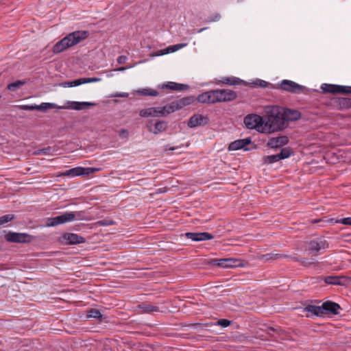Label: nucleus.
I'll list each match as a JSON object with an SVG mask.
<instances>
[{
  "label": "nucleus",
  "mask_w": 351,
  "mask_h": 351,
  "mask_svg": "<svg viewBox=\"0 0 351 351\" xmlns=\"http://www.w3.org/2000/svg\"><path fill=\"white\" fill-rule=\"evenodd\" d=\"M265 113V126L263 131L274 132L287 128L281 107L277 106H267Z\"/></svg>",
  "instance_id": "1"
},
{
  "label": "nucleus",
  "mask_w": 351,
  "mask_h": 351,
  "mask_svg": "<svg viewBox=\"0 0 351 351\" xmlns=\"http://www.w3.org/2000/svg\"><path fill=\"white\" fill-rule=\"evenodd\" d=\"M89 32L86 30L71 32L55 44L53 51L55 53H59L84 40L89 36Z\"/></svg>",
  "instance_id": "2"
},
{
  "label": "nucleus",
  "mask_w": 351,
  "mask_h": 351,
  "mask_svg": "<svg viewBox=\"0 0 351 351\" xmlns=\"http://www.w3.org/2000/svg\"><path fill=\"white\" fill-rule=\"evenodd\" d=\"M341 307L339 304L327 301L321 306L308 304L304 308V312L307 313V317L312 315L323 316L324 315H338Z\"/></svg>",
  "instance_id": "3"
},
{
  "label": "nucleus",
  "mask_w": 351,
  "mask_h": 351,
  "mask_svg": "<svg viewBox=\"0 0 351 351\" xmlns=\"http://www.w3.org/2000/svg\"><path fill=\"white\" fill-rule=\"evenodd\" d=\"M95 104L94 103L86 102V101H67L63 106H59L54 103H42L40 105H36V110L40 111H46L49 109L57 108V109H73L75 110H81L83 109L88 108L90 106H93Z\"/></svg>",
  "instance_id": "4"
},
{
  "label": "nucleus",
  "mask_w": 351,
  "mask_h": 351,
  "mask_svg": "<svg viewBox=\"0 0 351 351\" xmlns=\"http://www.w3.org/2000/svg\"><path fill=\"white\" fill-rule=\"evenodd\" d=\"M82 218V212L65 213L55 217L47 218L46 221V226L48 227L56 226L59 224L73 221L75 219H81Z\"/></svg>",
  "instance_id": "5"
},
{
  "label": "nucleus",
  "mask_w": 351,
  "mask_h": 351,
  "mask_svg": "<svg viewBox=\"0 0 351 351\" xmlns=\"http://www.w3.org/2000/svg\"><path fill=\"white\" fill-rule=\"evenodd\" d=\"M243 123L247 129H255L262 132H266V131H263V128H264L265 126V118L258 114H247L244 118Z\"/></svg>",
  "instance_id": "6"
},
{
  "label": "nucleus",
  "mask_w": 351,
  "mask_h": 351,
  "mask_svg": "<svg viewBox=\"0 0 351 351\" xmlns=\"http://www.w3.org/2000/svg\"><path fill=\"white\" fill-rule=\"evenodd\" d=\"M214 103L230 101L237 98V93L229 89L213 90Z\"/></svg>",
  "instance_id": "7"
},
{
  "label": "nucleus",
  "mask_w": 351,
  "mask_h": 351,
  "mask_svg": "<svg viewBox=\"0 0 351 351\" xmlns=\"http://www.w3.org/2000/svg\"><path fill=\"white\" fill-rule=\"evenodd\" d=\"M328 246V243L325 239H318L309 241L306 250L308 252V254L317 256L320 250H326Z\"/></svg>",
  "instance_id": "8"
},
{
  "label": "nucleus",
  "mask_w": 351,
  "mask_h": 351,
  "mask_svg": "<svg viewBox=\"0 0 351 351\" xmlns=\"http://www.w3.org/2000/svg\"><path fill=\"white\" fill-rule=\"evenodd\" d=\"M280 88L285 91L290 92L292 93H302L304 87L298 83L288 80H282L280 84Z\"/></svg>",
  "instance_id": "9"
},
{
  "label": "nucleus",
  "mask_w": 351,
  "mask_h": 351,
  "mask_svg": "<svg viewBox=\"0 0 351 351\" xmlns=\"http://www.w3.org/2000/svg\"><path fill=\"white\" fill-rule=\"evenodd\" d=\"M31 236L26 233L9 232L5 235V239L10 243H26L30 241Z\"/></svg>",
  "instance_id": "10"
},
{
  "label": "nucleus",
  "mask_w": 351,
  "mask_h": 351,
  "mask_svg": "<svg viewBox=\"0 0 351 351\" xmlns=\"http://www.w3.org/2000/svg\"><path fill=\"white\" fill-rule=\"evenodd\" d=\"M323 92L330 93H351V86L323 84L321 86Z\"/></svg>",
  "instance_id": "11"
},
{
  "label": "nucleus",
  "mask_w": 351,
  "mask_h": 351,
  "mask_svg": "<svg viewBox=\"0 0 351 351\" xmlns=\"http://www.w3.org/2000/svg\"><path fill=\"white\" fill-rule=\"evenodd\" d=\"M147 128L149 132L158 134L167 130V123L165 121H158L155 123H152V122L149 121L147 124Z\"/></svg>",
  "instance_id": "12"
},
{
  "label": "nucleus",
  "mask_w": 351,
  "mask_h": 351,
  "mask_svg": "<svg viewBox=\"0 0 351 351\" xmlns=\"http://www.w3.org/2000/svg\"><path fill=\"white\" fill-rule=\"evenodd\" d=\"M208 122V119L202 114H196L191 117L188 121V126L191 128L198 126L206 125Z\"/></svg>",
  "instance_id": "13"
},
{
  "label": "nucleus",
  "mask_w": 351,
  "mask_h": 351,
  "mask_svg": "<svg viewBox=\"0 0 351 351\" xmlns=\"http://www.w3.org/2000/svg\"><path fill=\"white\" fill-rule=\"evenodd\" d=\"M282 112L286 123V127L288 125V122L297 121L301 117L300 112L296 110L282 108Z\"/></svg>",
  "instance_id": "14"
},
{
  "label": "nucleus",
  "mask_w": 351,
  "mask_h": 351,
  "mask_svg": "<svg viewBox=\"0 0 351 351\" xmlns=\"http://www.w3.org/2000/svg\"><path fill=\"white\" fill-rule=\"evenodd\" d=\"M184 236L193 241H203L213 239V235L208 232H186Z\"/></svg>",
  "instance_id": "15"
},
{
  "label": "nucleus",
  "mask_w": 351,
  "mask_h": 351,
  "mask_svg": "<svg viewBox=\"0 0 351 351\" xmlns=\"http://www.w3.org/2000/svg\"><path fill=\"white\" fill-rule=\"evenodd\" d=\"M238 260L234 258H221V259H213L211 263L214 265H217L223 268H229L238 266Z\"/></svg>",
  "instance_id": "16"
},
{
  "label": "nucleus",
  "mask_w": 351,
  "mask_h": 351,
  "mask_svg": "<svg viewBox=\"0 0 351 351\" xmlns=\"http://www.w3.org/2000/svg\"><path fill=\"white\" fill-rule=\"evenodd\" d=\"M62 240L66 244L74 245L85 242V239L75 233H65L62 236Z\"/></svg>",
  "instance_id": "17"
},
{
  "label": "nucleus",
  "mask_w": 351,
  "mask_h": 351,
  "mask_svg": "<svg viewBox=\"0 0 351 351\" xmlns=\"http://www.w3.org/2000/svg\"><path fill=\"white\" fill-rule=\"evenodd\" d=\"M288 143V138L285 136L270 138L267 145L271 148H278L286 145Z\"/></svg>",
  "instance_id": "18"
},
{
  "label": "nucleus",
  "mask_w": 351,
  "mask_h": 351,
  "mask_svg": "<svg viewBox=\"0 0 351 351\" xmlns=\"http://www.w3.org/2000/svg\"><path fill=\"white\" fill-rule=\"evenodd\" d=\"M250 143L251 140L249 138L239 139L232 142L228 146V149L232 151L239 150L240 149L244 148Z\"/></svg>",
  "instance_id": "19"
},
{
  "label": "nucleus",
  "mask_w": 351,
  "mask_h": 351,
  "mask_svg": "<svg viewBox=\"0 0 351 351\" xmlns=\"http://www.w3.org/2000/svg\"><path fill=\"white\" fill-rule=\"evenodd\" d=\"M139 114L142 117H160V107H152L143 109L140 111Z\"/></svg>",
  "instance_id": "20"
},
{
  "label": "nucleus",
  "mask_w": 351,
  "mask_h": 351,
  "mask_svg": "<svg viewBox=\"0 0 351 351\" xmlns=\"http://www.w3.org/2000/svg\"><path fill=\"white\" fill-rule=\"evenodd\" d=\"M60 176L68 177L85 176V168L81 167H75L62 173Z\"/></svg>",
  "instance_id": "21"
},
{
  "label": "nucleus",
  "mask_w": 351,
  "mask_h": 351,
  "mask_svg": "<svg viewBox=\"0 0 351 351\" xmlns=\"http://www.w3.org/2000/svg\"><path fill=\"white\" fill-rule=\"evenodd\" d=\"M220 82L223 84L230 85V86H235V85H239L241 84H245V82L237 77L231 76V77H223L220 80Z\"/></svg>",
  "instance_id": "22"
},
{
  "label": "nucleus",
  "mask_w": 351,
  "mask_h": 351,
  "mask_svg": "<svg viewBox=\"0 0 351 351\" xmlns=\"http://www.w3.org/2000/svg\"><path fill=\"white\" fill-rule=\"evenodd\" d=\"M197 100L200 103L214 104L213 90L199 95Z\"/></svg>",
  "instance_id": "23"
},
{
  "label": "nucleus",
  "mask_w": 351,
  "mask_h": 351,
  "mask_svg": "<svg viewBox=\"0 0 351 351\" xmlns=\"http://www.w3.org/2000/svg\"><path fill=\"white\" fill-rule=\"evenodd\" d=\"M162 88H168L170 90H182L189 88L188 85L183 84H178L173 82H169L160 86Z\"/></svg>",
  "instance_id": "24"
},
{
  "label": "nucleus",
  "mask_w": 351,
  "mask_h": 351,
  "mask_svg": "<svg viewBox=\"0 0 351 351\" xmlns=\"http://www.w3.org/2000/svg\"><path fill=\"white\" fill-rule=\"evenodd\" d=\"M195 101V97L193 96L186 97L181 98L178 100L174 101L176 107H178V110L182 108L184 106L190 105Z\"/></svg>",
  "instance_id": "25"
},
{
  "label": "nucleus",
  "mask_w": 351,
  "mask_h": 351,
  "mask_svg": "<svg viewBox=\"0 0 351 351\" xmlns=\"http://www.w3.org/2000/svg\"><path fill=\"white\" fill-rule=\"evenodd\" d=\"M187 45V43H179L174 45H171L167 47L166 49L161 50L158 52L157 54L158 56L165 55L169 53L175 52L179 49H181L182 48L186 47Z\"/></svg>",
  "instance_id": "26"
},
{
  "label": "nucleus",
  "mask_w": 351,
  "mask_h": 351,
  "mask_svg": "<svg viewBox=\"0 0 351 351\" xmlns=\"http://www.w3.org/2000/svg\"><path fill=\"white\" fill-rule=\"evenodd\" d=\"M178 110V107H176L174 101H172L169 104H167L163 107H160V117H166L167 115L173 112Z\"/></svg>",
  "instance_id": "27"
},
{
  "label": "nucleus",
  "mask_w": 351,
  "mask_h": 351,
  "mask_svg": "<svg viewBox=\"0 0 351 351\" xmlns=\"http://www.w3.org/2000/svg\"><path fill=\"white\" fill-rule=\"evenodd\" d=\"M138 307L141 309V311L145 313H151L153 312L159 311V308L157 306L152 305L148 303H143L139 304Z\"/></svg>",
  "instance_id": "28"
},
{
  "label": "nucleus",
  "mask_w": 351,
  "mask_h": 351,
  "mask_svg": "<svg viewBox=\"0 0 351 351\" xmlns=\"http://www.w3.org/2000/svg\"><path fill=\"white\" fill-rule=\"evenodd\" d=\"M341 278H344V277L337 276H328L324 278V282L328 285H343V283L341 282Z\"/></svg>",
  "instance_id": "29"
},
{
  "label": "nucleus",
  "mask_w": 351,
  "mask_h": 351,
  "mask_svg": "<svg viewBox=\"0 0 351 351\" xmlns=\"http://www.w3.org/2000/svg\"><path fill=\"white\" fill-rule=\"evenodd\" d=\"M136 93L138 95L152 97H156L159 95L157 90L152 89L150 88L138 89L136 90Z\"/></svg>",
  "instance_id": "30"
},
{
  "label": "nucleus",
  "mask_w": 351,
  "mask_h": 351,
  "mask_svg": "<svg viewBox=\"0 0 351 351\" xmlns=\"http://www.w3.org/2000/svg\"><path fill=\"white\" fill-rule=\"evenodd\" d=\"M285 257H287V256L285 254L269 253L262 255L261 259L264 261H269Z\"/></svg>",
  "instance_id": "31"
},
{
  "label": "nucleus",
  "mask_w": 351,
  "mask_h": 351,
  "mask_svg": "<svg viewBox=\"0 0 351 351\" xmlns=\"http://www.w3.org/2000/svg\"><path fill=\"white\" fill-rule=\"evenodd\" d=\"M338 104L341 108H351V98H339Z\"/></svg>",
  "instance_id": "32"
},
{
  "label": "nucleus",
  "mask_w": 351,
  "mask_h": 351,
  "mask_svg": "<svg viewBox=\"0 0 351 351\" xmlns=\"http://www.w3.org/2000/svg\"><path fill=\"white\" fill-rule=\"evenodd\" d=\"M280 160L281 159L278 154L271 156H267L263 158L264 162L267 164H272Z\"/></svg>",
  "instance_id": "33"
},
{
  "label": "nucleus",
  "mask_w": 351,
  "mask_h": 351,
  "mask_svg": "<svg viewBox=\"0 0 351 351\" xmlns=\"http://www.w3.org/2000/svg\"><path fill=\"white\" fill-rule=\"evenodd\" d=\"M81 84H82V82H81V80L80 78V79H77L75 80L71 81V82H62L59 84V86L61 87H63V88H67V87L77 86H80Z\"/></svg>",
  "instance_id": "34"
},
{
  "label": "nucleus",
  "mask_w": 351,
  "mask_h": 351,
  "mask_svg": "<svg viewBox=\"0 0 351 351\" xmlns=\"http://www.w3.org/2000/svg\"><path fill=\"white\" fill-rule=\"evenodd\" d=\"M87 317L101 319L102 318V315L98 309L91 308L88 311Z\"/></svg>",
  "instance_id": "35"
},
{
  "label": "nucleus",
  "mask_w": 351,
  "mask_h": 351,
  "mask_svg": "<svg viewBox=\"0 0 351 351\" xmlns=\"http://www.w3.org/2000/svg\"><path fill=\"white\" fill-rule=\"evenodd\" d=\"M25 84V81L18 80L13 83L10 84L8 86V90H10L11 91H15L17 89H19L21 86L24 85Z\"/></svg>",
  "instance_id": "36"
},
{
  "label": "nucleus",
  "mask_w": 351,
  "mask_h": 351,
  "mask_svg": "<svg viewBox=\"0 0 351 351\" xmlns=\"http://www.w3.org/2000/svg\"><path fill=\"white\" fill-rule=\"evenodd\" d=\"M292 152L290 148L285 147L281 149V152L278 154L280 159H285L289 157L291 154Z\"/></svg>",
  "instance_id": "37"
},
{
  "label": "nucleus",
  "mask_w": 351,
  "mask_h": 351,
  "mask_svg": "<svg viewBox=\"0 0 351 351\" xmlns=\"http://www.w3.org/2000/svg\"><path fill=\"white\" fill-rule=\"evenodd\" d=\"M53 152V149L51 147H47L46 148L36 150L34 154L36 155H40V154L50 155L52 154Z\"/></svg>",
  "instance_id": "38"
},
{
  "label": "nucleus",
  "mask_w": 351,
  "mask_h": 351,
  "mask_svg": "<svg viewBox=\"0 0 351 351\" xmlns=\"http://www.w3.org/2000/svg\"><path fill=\"white\" fill-rule=\"evenodd\" d=\"M14 217V215L10 214L3 215V217H0V226L12 221Z\"/></svg>",
  "instance_id": "39"
},
{
  "label": "nucleus",
  "mask_w": 351,
  "mask_h": 351,
  "mask_svg": "<svg viewBox=\"0 0 351 351\" xmlns=\"http://www.w3.org/2000/svg\"><path fill=\"white\" fill-rule=\"evenodd\" d=\"M221 19V14L219 13H215L213 15L208 17L206 20V23H212L219 21Z\"/></svg>",
  "instance_id": "40"
},
{
  "label": "nucleus",
  "mask_w": 351,
  "mask_h": 351,
  "mask_svg": "<svg viewBox=\"0 0 351 351\" xmlns=\"http://www.w3.org/2000/svg\"><path fill=\"white\" fill-rule=\"evenodd\" d=\"M82 84L91 82H97L101 81L100 78L98 77H87V78H80Z\"/></svg>",
  "instance_id": "41"
},
{
  "label": "nucleus",
  "mask_w": 351,
  "mask_h": 351,
  "mask_svg": "<svg viewBox=\"0 0 351 351\" xmlns=\"http://www.w3.org/2000/svg\"><path fill=\"white\" fill-rule=\"evenodd\" d=\"M300 261L301 262L302 265L305 266L314 264L315 263V260L314 258H302Z\"/></svg>",
  "instance_id": "42"
},
{
  "label": "nucleus",
  "mask_w": 351,
  "mask_h": 351,
  "mask_svg": "<svg viewBox=\"0 0 351 351\" xmlns=\"http://www.w3.org/2000/svg\"><path fill=\"white\" fill-rule=\"evenodd\" d=\"M230 324L231 321L226 319H221L218 321V324L223 328L229 326Z\"/></svg>",
  "instance_id": "43"
},
{
  "label": "nucleus",
  "mask_w": 351,
  "mask_h": 351,
  "mask_svg": "<svg viewBox=\"0 0 351 351\" xmlns=\"http://www.w3.org/2000/svg\"><path fill=\"white\" fill-rule=\"evenodd\" d=\"M36 104L35 105H23L20 106L19 108L24 110H36Z\"/></svg>",
  "instance_id": "44"
},
{
  "label": "nucleus",
  "mask_w": 351,
  "mask_h": 351,
  "mask_svg": "<svg viewBox=\"0 0 351 351\" xmlns=\"http://www.w3.org/2000/svg\"><path fill=\"white\" fill-rule=\"evenodd\" d=\"M336 223H340L344 225L351 226V217H346L336 221Z\"/></svg>",
  "instance_id": "45"
},
{
  "label": "nucleus",
  "mask_w": 351,
  "mask_h": 351,
  "mask_svg": "<svg viewBox=\"0 0 351 351\" xmlns=\"http://www.w3.org/2000/svg\"><path fill=\"white\" fill-rule=\"evenodd\" d=\"M101 169L99 168H93V167H88L85 168V175H89L90 173H93L97 171H99Z\"/></svg>",
  "instance_id": "46"
},
{
  "label": "nucleus",
  "mask_w": 351,
  "mask_h": 351,
  "mask_svg": "<svg viewBox=\"0 0 351 351\" xmlns=\"http://www.w3.org/2000/svg\"><path fill=\"white\" fill-rule=\"evenodd\" d=\"M255 84L258 86H261V87H267L268 85H269V82H266V81H264V80H257L256 82H255Z\"/></svg>",
  "instance_id": "47"
},
{
  "label": "nucleus",
  "mask_w": 351,
  "mask_h": 351,
  "mask_svg": "<svg viewBox=\"0 0 351 351\" xmlns=\"http://www.w3.org/2000/svg\"><path fill=\"white\" fill-rule=\"evenodd\" d=\"M127 57L125 56H121L117 58V62L119 64H123L127 60Z\"/></svg>",
  "instance_id": "48"
},
{
  "label": "nucleus",
  "mask_w": 351,
  "mask_h": 351,
  "mask_svg": "<svg viewBox=\"0 0 351 351\" xmlns=\"http://www.w3.org/2000/svg\"><path fill=\"white\" fill-rule=\"evenodd\" d=\"M119 136L121 137V138H128V132L126 130H121L119 132Z\"/></svg>",
  "instance_id": "49"
},
{
  "label": "nucleus",
  "mask_w": 351,
  "mask_h": 351,
  "mask_svg": "<svg viewBox=\"0 0 351 351\" xmlns=\"http://www.w3.org/2000/svg\"><path fill=\"white\" fill-rule=\"evenodd\" d=\"M128 96V93H115L113 95V97H127Z\"/></svg>",
  "instance_id": "50"
},
{
  "label": "nucleus",
  "mask_w": 351,
  "mask_h": 351,
  "mask_svg": "<svg viewBox=\"0 0 351 351\" xmlns=\"http://www.w3.org/2000/svg\"><path fill=\"white\" fill-rule=\"evenodd\" d=\"M99 223L102 226H108L114 223L112 221H110L109 222H107L106 221H100Z\"/></svg>",
  "instance_id": "51"
},
{
  "label": "nucleus",
  "mask_w": 351,
  "mask_h": 351,
  "mask_svg": "<svg viewBox=\"0 0 351 351\" xmlns=\"http://www.w3.org/2000/svg\"><path fill=\"white\" fill-rule=\"evenodd\" d=\"M275 331H276V329H274V328L269 327L268 328V334L270 335L273 336V334L271 333V332H275Z\"/></svg>",
  "instance_id": "52"
},
{
  "label": "nucleus",
  "mask_w": 351,
  "mask_h": 351,
  "mask_svg": "<svg viewBox=\"0 0 351 351\" xmlns=\"http://www.w3.org/2000/svg\"><path fill=\"white\" fill-rule=\"evenodd\" d=\"M126 69V67H120L117 69H116V71H123Z\"/></svg>",
  "instance_id": "53"
},
{
  "label": "nucleus",
  "mask_w": 351,
  "mask_h": 351,
  "mask_svg": "<svg viewBox=\"0 0 351 351\" xmlns=\"http://www.w3.org/2000/svg\"><path fill=\"white\" fill-rule=\"evenodd\" d=\"M207 27H204V28H201L198 30V32L200 33V32H202L203 31H204L205 29H206Z\"/></svg>",
  "instance_id": "54"
},
{
  "label": "nucleus",
  "mask_w": 351,
  "mask_h": 351,
  "mask_svg": "<svg viewBox=\"0 0 351 351\" xmlns=\"http://www.w3.org/2000/svg\"><path fill=\"white\" fill-rule=\"evenodd\" d=\"M169 150H174L175 149H174V147H171V148H169Z\"/></svg>",
  "instance_id": "55"
}]
</instances>
